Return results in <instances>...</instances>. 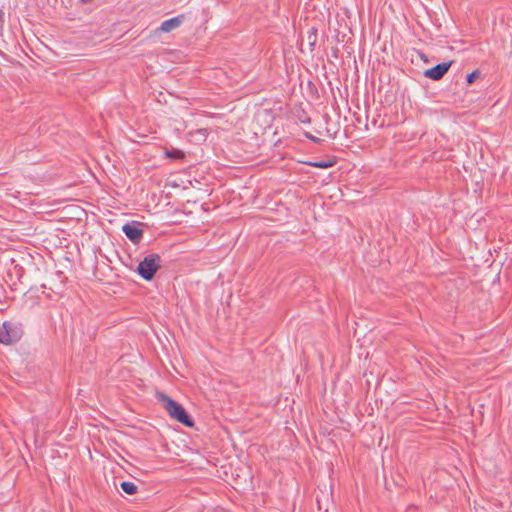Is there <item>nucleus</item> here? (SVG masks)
I'll use <instances>...</instances> for the list:
<instances>
[{"label":"nucleus","mask_w":512,"mask_h":512,"mask_svg":"<svg viewBox=\"0 0 512 512\" xmlns=\"http://www.w3.org/2000/svg\"><path fill=\"white\" fill-rule=\"evenodd\" d=\"M4 17H5V13L2 9H0V28H2V26H3Z\"/></svg>","instance_id":"obj_11"},{"label":"nucleus","mask_w":512,"mask_h":512,"mask_svg":"<svg viewBox=\"0 0 512 512\" xmlns=\"http://www.w3.org/2000/svg\"><path fill=\"white\" fill-rule=\"evenodd\" d=\"M480 73L478 70L473 71L472 73L468 74L466 77V81L468 84H472L478 77Z\"/></svg>","instance_id":"obj_10"},{"label":"nucleus","mask_w":512,"mask_h":512,"mask_svg":"<svg viewBox=\"0 0 512 512\" xmlns=\"http://www.w3.org/2000/svg\"><path fill=\"white\" fill-rule=\"evenodd\" d=\"M22 334L21 324L5 321L0 329V343L4 345L14 344L21 339Z\"/></svg>","instance_id":"obj_3"},{"label":"nucleus","mask_w":512,"mask_h":512,"mask_svg":"<svg viewBox=\"0 0 512 512\" xmlns=\"http://www.w3.org/2000/svg\"><path fill=\"white\" fill-rule=\"evenodd\" d=\"M121 489L128 495L137 493V486L133 482L123 481L120 484Z\"/></svg>","instance_id":"obj_7"},{"label":"nucleus","mask_w":512,"mask_h":512,"mask_svg":"<svg viewBox=\"0 0 512 512\" xmlns=\"http://www.w3.org/2000/svg\"><path fill=\"white\" fill-rule=\"evenodd\" d=\"M165 154H166L167 157L172 158V159H176V160H182L185 157L184 152L182 150H179V149L167 150L165 152Z\"/></svg>","instance_id":"obj_9"},{"label":"nucleus","mask_w":512,"mask_h":512,"mask_svg":"<svg viewBox=\"0 0 512 512\" xmlns=\"http://www.w3.org/2000/svg\"><path fill=\"white\" fill-rule=\"evenodd\" d=\"M157 398L162 403L163 407L168 412L171 418L177 420L178 422L187 427H192L194 425L191 417L179 403H177L164 393H158Z\"/></svg>","instance_id":"obj_1"},{"label":"nucleus","mask_w":512,"mask_h":512,"mask_svg":"<svg viewBox=\"0 0 512 512\" xmlns=\"http://www.w3.org/2000/svg\"><path fill=\"white\" fill-rule=\"evenodd\" d=\"M161 267V257L158 254L151 253L144 257L138 264L137 272L146 281L154 278L155 273Z\"/></svg>","instance_id":"obj_2"},{"label":"nucleus","mask_w":512,"mask_h":512,"mask_svg":"<svg viewBox=\"0 0 512 512\" xmlns=\"http://www.w3.org/2000/svg\"><path fill=\"white\" fill-rule=\"evenodd\" d=\"M309 138H310L312 141H314V142H318V141H319V139H318V138H316V137H314V136H309Z\"/></svg>","instance_id":"obj_12"},{"label":"nucleus","mask_w":512,"mask_h":512,"mask_svg":"<svg viewBox=\"0 0 512 512\" xmlns=\"http://www.w3.org/2000/svg\"><path fill=\"white\" fill-rule=\"evenodd\" d=\"M451 65H452V61L437 64L436 66H434L430 69H427L424 72V76L429 79L438 81V80L442 79L443 76L448 72Z\"/></svg>","instance_id":"obj_5"},{"label":"nucleus","mask_w":512,"mask_h":512,"mask_svg":"<svg viewBox=\"0 0 512 512\" xmlns=\"http://www.w3.org/2000/svg\"><path fill=\"white\" fill-rule=\"evenodd\" d=\"M335 161L332 160H323V161H314L308 162V165L315 168L327 169L334 166Z\"/></svg>","instance_id":"obj_8"},{"label":"nucleus","mask_w":512,"mask_h":512,"mask_svg":"<svg viewBox=\"0 0 512 512\" xmlns=\"http://www.w3.org/2000/svg\"><path fill=\"white\" fill-rule=\"evenodd\" d=\"M142 225L143 223L132 221L122 226L123 233L133 244H139L143 238L144 231L140 228Z\"/></svg>","instance_id":"obj_4"},{"label":"nucleus","mask_w":512,"mask_h":512,"mask_svg":"<svg viewBox=\"0 0 512 512\" xmlns=\"http://www.w3.org/2000/svg\"><path fill=\"white\" fill-rule=\"evenodd\" d=\"M182 20H183V16H177V17H173L168 20H165L162 22V24L160 26V30L163 32H170V31L178 28L181 25Z\"/></svg>","instance_id":"obj_6"}]
</instances>
